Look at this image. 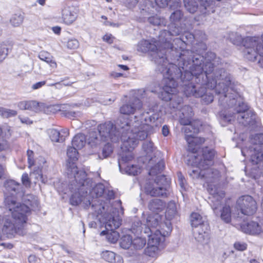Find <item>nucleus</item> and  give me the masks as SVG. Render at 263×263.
Listing matches in <instances>:
<instances>
[{"instance_id": "1", "label": "nucleus", "mask_w": 263, "mask_h": 263, "mask_svg": "<svg viewBox=\"0 0 263 263\" xmlns=\"http://www.w3.org/2000/svg\"><path fill=\"white\" fill-rule=\"evenodd\" d=\"M199 55L202 58L197 65L202 69V74L198 76L192 74L191 78L183 81L180 78L177 80L184 83V91L186 96H193L196 98L202 96L205 92V85L220 95L219 98V103L224 107L232 108L236 104L238 95L230 88L231 84V75L224 69L217 68L220 59L215 53L208 52L204 57L200 54L194 53L190 50H185L181 53L178 59V65L182 67L181 75L183 77L185 71H191L195 66L194 61H197L195 57Z\"/></svg>"}, {"instance_id": "2", "label": "nucleus", "mask_w": 263, "mask_h": 263, "mask_svg": "<svg viewBox=\"0 0 263 263\" xmlns=\"http://www.w3.org/2000/svg\"><path fill=\"white\" fill-rule=\"evenodd\" d=\"M161 116L160 111L155 112L150 110L142 113L139 117L140 121L137 119L133 123V128L127 138H123L124 146L135 148L138 144V140H144L154 132V127L157 128L161 125L163 123Z\"/></svg>"}, {"instance_id": "3", "label": "nucleus", "mask_w": 263, "mask_h": 263, "mask_svg": "<svg viewBox=\"0 0 263 263\" xmlns=\"http://www.w3.org/2000/svg\"><path fill=\"white\" fill-rule=\"evenodd\" d=\"M197 61H195V64L191 71H185L184 76L183 77L180 74L181 73V69L178 68L176 65L170 64L169 67L163 68L160 67L158 70L160 71L163 76V83L164 84L162 90L160 95V98L165 101H168L173 99L175 93L176 92V87L177 86V79L181 78L183 81L185 80H190L192 74L198 76L199 74H202V68L197 65L198 62L202 59L199 55H197V58L195 57Z\"/></svg>"}, {"instance_id": "4", "label": "nucleus", "mask_w": 263, "mask_h": 263, "mask_svg": "<svg viewBox=\"0 0 263 263\" xmlns=\"http://www.w3.org/2000/svg\"><path fill=\"white\" fill-rule=\"evenodd\" d=\"M185 139L189 144V148L193 153L190 155L187 160V164L192 166H196L201 170L199 173V176L202 177H210L211 174H214L216 177H219V173L215 170L210 168L213 164V160L215 155V151L212 148L205 147L202 149V157L195 154L198 148V144H201L204 142L203 138L195 137L192 135H186Z\"/></svg>"}, {"instance_id": "5", "label": "nucleus", "mask_w": 263, "mask_h": 263, "mask_svg": "<svg viewBox=\"0 0 263 263\" xmlns=\"http://www.w3.org/2000/svg\"><path fill=\"white\" fill-rule=\"evenodd\" d=\"M5 204L11 212V217L7 216L4 219L3 232L9 236L15 234L24 235L25 232L24 226L27 220V215L30 212V209L24 204L16 202L11 198H6Z\"/></svg>"}, {"instance_id": "6", "label": "nucleus", "mask_w": 263, "mask_h": 263, "mask_svg": "<svg viewBox=\"0 0 263 263\" xmlns=\"http://www.w3.org/2000/svg\"><path fill=\"white\" fill-rule=\"evenodd\" d=\"M72 180L69 185V189L73 193L70 198V203L73 205H77L83 202L85 204V207L87 208L92 206V204H99V201L97 200H92L91 202L86 197L87 190H90L92 186V180L90 178H86L83 179L80 177L77 181L76 179ZM91 209V206H90Z\"/></svg>"}, {"instance_id": "7", "label": "nucleus", "mask_w": 263, "mask_h": 263, "mask_svg": "<svg viewBox=\"0 0 263 263\" xmlns=\"http://www.w3.org/2000/svg\"><path fill=\"white\" fill-rule=\"evenodd\" d=\"M172 37L171 36V39L167 40L166 42L165 41L161 42L160 40V34L159 35L158 42L159 43L158 46V51L160 57L163 56L164 60L167 61V63L165 65H164L165 63L161 62V65H162L163 64V67L164 69L166 67H169L170 64H172L176 65L178 68L182 69V67H180L178 65V59H180L181 53L186 50L178 49L174 46V44L177 45V47H178V45L180 46L183 45L184 41L177 37L174 39L173 43H172Z\"/></svg>"}, {"instance_id": "8", "label": "nucleus", "mask_w": 263, "mask_h": 263, "mask_svg": "<svg viewBox=\"0 0 263 263\" xmlns=\"http://www.w3.org/2000/svg\"><path fill=\"white\" fill-rule=\"evenodd\" d=\"M91 210L95 212L97 217L102 215L99 220L105 224V230H116L121 224L122 219L118 214L117 209L106 204H92Z\"/></svg>"}, {"instance_id": "9", "label": "nucleus", "mask_w": 263, "mask_h": 263, "mask_svg": "<svg viewBox=\"0 0 263 263\" xmlns=\"http://www.w3.org/2000/svg\"><path fill=\"white\" fill-rule=\"evenodd\" d=\"M98 130V135L96 132H91L89 134L90 142L95 145L99 144L101 141L109 142L110 141L117 143L121 140L120 132L117 130L116 126L111 121L99 125Z\"/></svg>"}, {"instance_id": "10", "label": "nucleus", "mask_w": 263, "mask_h": 263, "mask_svg": "<svg viewBox=\"0 0 263 263\" xmlns=\"http://www.w3.org/2000/svg\"><path fill=\"white\" fill-rule=\"evenodd\" d=\"M243 53L244 57L250 61H255L259 55L261 59L259 62H263V35L261 39L257 37H247L242 41Z\"/></svg>"}, {"instance_id": "11", "label": "nucleus", "mask_w": 263, "mask_h": 263, "mask_svg": "<svg viewBox=\"0 0 263 263\" xmlns=\"http://www.w3.org/2000/svg\"><path fill=\"white\" fill-rule=\"evenodd\" d=\"M170 181L164 175L156 177L155 180H148L144 188L146 194L151 196H166V187Z\"/></svg>"}, {"instance_id": "12", "label": "nucleus", "mask_w": 263, "mask_h": 263, "mask_svg": "<svg viewBox=\"0 0 263 263\" xmlns=\"http://www.w3.org/2000/svg\"><path fill=\"white\" fill-rule=\"evenodd\" d=\"M183 16V12L179 9L171 13L170 16L171 24L169 25V30H163L160 32V40L161 42H166L171 39V36L178 35L182 32V29L178 26V23Z\"/></svg>"}, {"instance_id": "13", "label": "nucleus", "mask_w": 263, "mask_h": 263, "mask_svg": "<svg viewBox=\"0 0 263 263\" xmlns=\"http://www.w3.org/2000/svg\"><path fill=\"white\" fill-rule=\"evenodd\" d=\"M77 147L72 146L69 147L67 149V155L68 159L66 164V173L69 178L73 177L77 181L80 177L83 179L86 178L87 174L83 170H78L77 166L76 165L74 161L78 160V153Z\"/></svg>"}, {"instance_id": "14", "label": "nucleus", "mask_w": 263, "mask_h": 263, "mask_svg": "<svg viewBox=\"0 0 263 263\" xmlns=\"http://www.w3.org/2000/svg\"><path fill=\"white\" fill-rule=\"evenodd\" d=\"M158 41L152 40L151 41L148 40H143L140 41L137 44V49L138 51L146 53L147 52H151L152 56L153 57V60L157 64V70L160 67H163V64L161 65V62L165 63L164 65L167 64V61L164 60L163 56L161 57L159 54L158 46L159 44Z\"/></svg>"}, {"instance_id": "15", "label": "nucleus", "mask_w": 263, "mask_h": 263, "mask_svg": "<svg viewBox=\"0 0 263 263\" xmlns=\"http://www.w3.org/2000/svg\"><path fill=\"white\" fill-rule=\"evenodd\" d=\"M152 229L145 227L144 233L145 236L148 238V246L145 249V253L146 255L152 258H156L160 254L159 246L160 242V238L157 235H152Z\"/></svg>"}, {"instance_id": "16", "label": "nucleus", "mask_w": 263, "mask_h": 263, "mask_svg": "<svg viewBox=\"0 0 263 263\" xmlns=\"http://www.w3.org/2000/svg\"><path fill=\"white\" fill-rule=\"evenodd\" d=\"M237 207L242 214L246 215H252L257 210L256 201L249 195H244L239 197L237 201Z\"/></svg>"}, {"instance_id": "17", "label": "nucleus", "mask_w": 263, "mask_h": 263, "mask_svg": "<svg viewBox=\"0 0 263 263\" xmlns=\"http://www.w3.org/2000/svg\"><path fill=\"white\" fill-rule=\"evenodd\" d=\"M161 219L160 215L158 214H152L148 215L146 219V223L142 224L140 221H137L134 222L132 229L135 230L136 233H144V230L145 227L149 228L153 230L155 228L158 224L159 221Z\"/></svg>"}, {"instance_id": "18", "label": "nucleus", "mask_w": 263, "mask_h": 263, "mask_svg": "<svg viewBox=\"0 0 263 263\" xmlns=\"http://www.w3.org/2000/svg\"><path fill=\"white\" fill-rule=\"evenodd\" d=\"M159 221L158 225L154 229H153L152 235H157L160 238V241L163 240V237L170 235L172 230V227L170 219L162 222Z\"/></svg>"}, {"instance_id": "19", "label": "nucleus", "mask_w": 263, "mask_h": 263, "mask_svg": "<svg viewBox=\"0 0 263 263\" xmlns=\"http://www.w3.org/2000/svg\"><path fill=\"white\" fill-rule=\"evenodd\" d=\"M211 187V184H208V190L212 196L211 206L214 212L216 213V211L221 204L222 200L224 197L225 194L223 191L218 190L215 187L214 189Z\"/></svg>"}, {"instance_id": "20", "label": "nucleus", "mask_w": 263, "mask_h": 263, "mask_svg": "<svg viewBox=\"0 0 263 263\" xmlns=\"http://www.w3.org/2000/svg\"><path fill=\"white\" fill-rule=\"evenodd\" d=\"M117 130H119L120 133L121 138L120 140L123 142V138H127L128 136L129 135L130 131V123L127 118L123 116H120L117 120V122L114 124Z\"/></svg>"}, {"instance_id": "21", "label": "nucleus", "mask_w": 263, "mask_h": 263, "mask_svg": "<svg viewBox=\"0 0 263 263\" xmlns=\"http://www.w3.org/2000/svg\"><path fill=\"white\" fill-rule=\"evenodd\" d=\"M210 227L209 224L203 227L193 228V233L195 239L201 243H206L210 239Z\"/></svg>"}, {"instance_id": "22", "label": "nucleus", "mask_w": 263, "mask_h": 263, "mask_svg": "<svg viewBox=\"0 0 263 263\" xmlns=\"http://www.w3.org/2000/svg\"><path fill=\"white\" fill-rule=\"evenodd\" d=\"M121 148L122 149V151L119 154L118 165L120 170L122 171V168L126 166V163L132 160L134 158L131 150L134 148L130 147L128 148V147H125L123 145V142H122Z\"/></svg>"}, {"instance_id": "23", "label": "nucleus", "mask_w": 263, "mask_h": 263, "mask_svg": "<svg viewBox=\"0 0 263 263\" xmlns=\"http://www.w3.org/2000/svg\"><path fill=\"white\" fill-rule=\"evenodd\" d=\"M4 186L6 189L5 193L6 195L5 198L7 197L11 198V199H14L17 202L14 195L18 194L19 191L21 188V185L14 180H9L5 183ZM5 200L6 199H5Z\"/></svg>"}, {"instance_id": "24", "label": "nucleus", "mask_w": 263, "mask_h": 263, "mask_svg": "<svg viewBox=\"0 0 263 263\" xmlns=\"http://www.w3.org/2000/svg\"><path fill=\"white\" fill-rule=\"evenodd\" d=\"M77 17L75 9L72 6H65L62 10V18L63 22L67 24H71Z\"/></svg>"}, {"instance_id": "25", "label": "nucleus", "mask_w": 263, "mask_h": 263, "mask_svg": "<svg viewBox=\"0 0 263 263\" xmlns=\"http://www.w3.org/2000/svg\"><path fill=\"white\" fill-rule=\"evenodd\" d=\"M49 137L52 142H63L66 137L69 135V130L67 128L62 129L60 131L55 129H50L48 131Z\"/></svg>"}, {"instance_id": "26", "label": "nucleus", "mask_w": 263, "mask_h": 263, "mask_svg": "<svg viewBox=\"0 0 263 263\" xmlns=\"http://www.w3.org/2000/svg\"><path fill=\"white\" fill-rule=\"evenodd\" d=\"M182 114L184 118H181L180 122L181 124L184 125H189L188 127L184 128V132L186 134H188L190 132H192L191 129L192 127L190 125L191 118L193 116L192 108L189 106H185L182 109Z\"/></svg>"}, {"instance_id": "27", "label": "nucleus", "mask_w": 263, "mask_h": 263, "mask_svg": "<svg viewBox=\"0 0 263 263\" xmlns=\"http://www.w3.org/2000/svg\"><path fill=\"white\" fill-rule=\"evenodd\" d=\"M142 106L141 101L138 99H134L132 104H125L121 107L120 111L122 114L129 115L133 114L137 109H140Z\"/></svg>"}, {"instance_id": "28", "label": "nucleus", "mask_w": 263, "mask_h": 263, "mask_svg": "<svg viewBox=\"0 0 263 263\" xmlns=\"http://www.w3.org/2000/svg\"><path fill=\"white\" fill-rule=\"evenodd\" d=\"M241 229L244 232L251 234H259L261 231V227L255 221H251L243 224Z\"/></svg>"}, {"instance_id": "29", "label": "nucleus", "mask_w": 263, "mask_h": 263, "mask_svg": "<svg viewBox=\"0 0 263 263\" xmlns=\"http://www.w3.org/2000/svg\"><path fill=\"white\" fill-rule=\"evenodd\" d=\"M101 256L103 259L109 262L123 263V262L122 257L120 255H116L111 251H103L101 254Z\"/></svg>"}, {"instance_id": "30", "label": "nucleus", "mask_w": 263, "mask_h": 263, "mask_svg": "<svg viewBox=\"0 0 263 263\" xmlns=\"http://www.w3.org/2000/svg\"><path fill=\"white\" fill-rule=\"evenodd\" d=\"M191 222L193 228L203 227L205 224H208L206 218L202 217L198 213H193L191 215Z\"/></svg>"}, {"instance_id": "31", "label": "nucleus", "mask_w": 263, "mask_h": 263, "mask_svg": "<svg viewBox=\"0 0 263 263\" xmlns=\"http://www.w3.org/2000/svg\"><path fill=\"white\" fill-rule=\"evenodd\" d=\"M247 106L243 103L241 105L239 103L238 106L234 109V110L238 114L237 119L239 122L243 124L242 120L247 119L249 117V114L247 111Z\"/></svg>"}, {"instance_id": "32", "label": "nucleus", "mask_w": 263, "mask_h": 263, "mask_svg": "<svg viewBox=\"0 0 263 263\" xmlns=\"http://www.w3.org/2000/svg\"><path fill=\"white\" fill-rule=\"evenodd\" d=\"M165 206V203L160 199H155L151 200L148 203V209L153 212L158 213L162 211Z\"/></svg>"}, {"instance_id": "33", "label": "nucleus", "mask_w": 263, "mask_h": 263, "mask_svg": "<svg viewBox=\"0 0 263 263\" xmlns=\"http://www.w3.org/2000/svg\"><path fill=\"white\" fill-rule=\"evenodd\" d=\"M247 153L250 156V160L254 164H257L263 160V153L257 150L256 147L250 148Z\"/></svg>"}, {"instance_id": "34", "label": "nucleus", "mask_w": 263, "mask_h": 263, "mask_svg": "<svg viewBox=\"0 0 263 263\" xmlns=\"http://www.w3.org/2000/svg\"><path fill=\"white\" fill-rule=\"evenodd\" d=\"M115 230H105L104 231H102L100 233V235H106V238L108 242L112 243H115L118 240L120 237L119 233Z\"/></svg>"}, {"instance_id": "35", "label": "nucleus", "mask_w": 263, "mask_h": 263, "mask_svg": "<svg viewBox=\"0 0 263 263\" xmlns=\"http://www.w3.org/2000/svg\"><path fill=\"white\" fill-rule=\"evenodd\" d=\"M93 185V183H92ZM92 186H91L89 191L91 196L94 198L95 197L97 198L98 197H101L104 192L105 187L102 183H98L96 184L94 187L92 188Z\"/></svg>"}, {"instance_id": "36", "label": "nucleus", "mask_w": 263, "mask_h": 263, "mask_svg": "<svg viewBox=\"0 0 263 263\" xmlns=\"http://www.w3.org/2000/svg\"><path fill=\"white\" fill-rule=\"evenodd\" d=\"M38 57L41 60L45 61L47 63L49 64L51 67L53 68H55L57 67V63L49 53L45 51H42L40 52Z\"/></svg>"}, {"instance_id": "37", "label": "nucleus", "mask_w": 263, "mask_h": 263, "mask_svg": "<svg viewBox=\"0 0 263 263\" xmlns=\"http://www.w3.org/2000/svg\"><path fill=\"white\" fill-rule=\"evenodd\" d=\"M86 143V137L83 134H78L76 135L72 140V146L78 149H81L84 147Z\"/></svg>"}, {"instance_id": "38", "label": "nucleus", "mask_w": 263, "mask_h": 263, "mask_svg": "<svg viewBox=\"0 0 263 263\" xmlns=\"http://www.w3.org/2000/svg\"><path fill=\"white\" fill-rule=\"evenodd\" d=\"M235 112H233V114H227L225 111L221 112L220 114V122L222 126H225L233 121L235 118Z\"/></svg>"}, {"instance_id": "39", "label": "nucleus", "mask_w": 263, "mask_h": 263, "mask_svg": "<svg viewBox=\"0 0 263 263\" xmlns=\"http://www.w3.org/2000/svg\"><path fill=\"white\" fill-rule=\"evenodd\" d=\"M177 214V208L175 203L170 201L167 205L165 216L170 220L174 217Z\"/></svg>"}, {"instance_id": "40", "label": "nucleus", "mask_w": 263, "mask_h": 263, "mask_svg": "<svg viewBox=\"0 0 263 263\" xmlns=\"http://www.w3.org/2000/svg\"><path fill=\"white\" fill-rule=\"evenodd\" d=\"M184 7L191 13H195L198 8V5L194 0H183Z\"/></svg>"}, {"instance_id": "41", "label": "nucleus", "mask_w": 263, "mask_h": 263, "mask_svg": "<svg viewBox=\"0 0 263 263\" xmlns=\"http://www.w3.org/2000/svg\"><path fill=\"white\" fill-rule=\"evenodd\" d=\"M164 168V161L162 160H160L155 166L151 167L149 172V174L151 176L155 175L162 172Z\"/></svg>"}, {"instance_id": "42", "label": "nucleus", "mask_w": 263, "mask_h": 263, "mask_svg": "<svg viewBox=\"0 0 263 263\" xmlns=\"http://www.w3.org/2000/svg\"><path fill=\"white\" fill-rule=\"evenodd\" d=\"M148 22L154 26H165L166 24V21L164 18L157 15L149 17Z\"/></svg>"}, {"instance_id": "43", "label": "nucleus", "mask_w": 263, "mask_h": 263, "mask_svg": "<svg viewBox=\"0 0 263 263\" xmlns=\"http://www.w3.org/2000/svg\"><path fill=\"white\" fill-rule=\"evenodd\" d=\"M221 218L225 222L229 223L231 220V212L229 206H224L221 213Z\"/></svg>"}, {"instance_id": "44", "label": "nucleus", "mask_w": 263, "mask_h": 263, "mask_svg": "<svg viewBox=\"0 0 263 263\" xmlns=\"http://www.w3.org/2000/svg\"><path fill=\"white\" fill-rule=\"evenodd\" d=\"M142 148L148 157H151L152 153L155 150L154 144L151 141H145L143 144Z\"/></svg>"}, {"instance_id": "45", "label": "nucleus", "mask_w": 263, "mask_h": 263, "mask_svg": "<svg viewBox=\"0 0 263 263\" xmlns=\"http://www.w3.org/2000/svg\"><path fill=\"white\" fill-rule=\"evenodd\" d=\"M197 168L194 170L193 169L192 170V174H191V175H194V176H193V177H195V176H196V177H198V178H205L206 179V182L207 183H210V182H213L215 180L217 179L218 177H216V176H215L214 174H211L210 175V177H202L201 176H199V173L200 172V171L201 170L199 169L198 167H197L196 166H195Z\"/></svg>"}, {"instance_id": "46", "label": "nucleus", "mask_w": 263, "mask_h": 263, "mask_svg": "<svg viewBox=\"0 0 263 263\" xmlns=\"http://www.w3.org/2000/svg\"><path fill=\"white\" fill-rule=\"evenodd\" d=\"M122 170L128 175L134 176L137 175L140 173V168L137 165H126Z\"/></svg>"}, {"instance_id": "47", "label": "nucleus", "mask_w": 263, "mask_h": 263, "mask_svg": "<svg viewBox=\"0 0 263 263\" xmlns=\"http://www.w3.org/2000/svg\"><path fill=\"white\" fill-rule=\"evenodd\" d=\"M113 152L112 145L108 142L104 146L102 151V156L99 155L100 159H104L109 157Z\"/></svg>"}, {"instance_id": "48", "label": "nucleus", "mask_w": 263, "mask_h": 263, "mask_svg": "<svg viewBox=\"0 0 263 263\" xmlns=\"http://www.w3.org/2000/svg\"><path fill=\"white\" fill-rule=\"evenodd\" d=\"M133 245V239L129 235H124L121 239L120 246L124 249H128L131 245Z\"/></svg>"}, {"instance_id": "49", "label": "nucleus", "mask_w": 263, "mask_h": 263, "mask_svg": "<svg viewBox=\"0 0 263 263\" xmlns=\"http://www.w3.org/2000/svg\"><path fill=\"white\" fill-rule=\"evenodd\" d=\"M17 112L15 110L0 107V116L3 118H8L16 116Z\"/></svg>"}, {"instance_id": "50", "label": "nucleus", "mask_w": 263, "mask_h": 263, "mask_svg": "<svg viewBox=\"0 0 263 263\" xmlns=\"http://www.w3.org/2000/svg\"><path fill=\"white\" fill-rule=\"evenodd\" d=\"M205 86L206 87V86L205 85ZM211 91L212 90H210L209 92H207L205 89L204 93L200 97L202 98V102L203 104H209L213 102L214 96L213 92H211Z\"/></svg>"}, {"instance_id": "51", "label": "nucleus", "mask_w": 263, "mask_h": 263, "mask_svg": "<svg viewBox=\"0 0 263 263\" xmlns=\"http://www.w3.org/2000/svg\"><path fill=\"white\" fill-rule=\"evenodd\" d=\"M146 243L145 238L142 237H137L133 240V246L136 249H142Z\"/></svg>"}, {"instance_id": "52", "label": "nucleus", "mask_w": 263, "mask_h": 263, "mask_svg": "<svg viewBox=\"0 0 263 263\" xmlns=\"http://www.w3.org/2000/svg\"><path fill=\"white\" fill-rule=\"evenodd\" d=\"M40 107L41 104L35 101H27V110L38 112L40 110Z\"/></svg>"}, {"instance_id": "53", "label": "nucleus", "mask_w": 263, "mask_h": 263, "mask_svg": "<svg viewBox=\"0 0 263 263\" xmlns=\"http://www.w3.org/2000/svg\"><path fill=\"white\" fill-rule=\"evenodd\" d=\"M24 17L21 14H14L10 19V23L14 27L20 26L23 22Z\"/></svg>"}, {"instance_id": "54", "label": "nucleus", "mask_w": 263, "mask_h": 263, "mask_svg": "<svg viewBox=\"0 0 263 263\" xmlns=\"http://www.w3.org/2000/svg\"><path fill=\"white\" fill-rule=\"evenodd\" d=\"M64 116L68 118L74 119L80 117L81 113L78 111L65 110L63 111Z\"/></svg>"}, {"instance_id": "55", "label": "nucleus", "mask_w": 263, "mask_h": 263, "mask_svg": "<svg viewBox=\"0 0 263 263\" xmlns=\"http://www.w3.org/2000/svg\"><path fill=\"white\" fill-rule=\"evenodd\" d=\"M8 53V48L5 44H0V63L7 57Z\"/></svg>"}, {"instance_id": "56", "label": "nucleus", "mask_w": 263, "mask_h": 263, "mask_svg": "<svg viewBox=\"0 0 263 263\" xmlns=\"http://www.w3.org/2000/svg\"><path fill=\"white\" fill-rule=\"evenodd\" d=\"M67 46L71 49H77L79 46V41L76 39H70L67 42Z\"/></svg>"}, {"instance_id": "57", "label": "nucleus", "mask_w": 263, "mask_h": 263, "mask_svg": "<svg viewBox=\"0 0 263 263\" xmlns=\"http://www.w3.org/2000/svg\"><path fill=\"white\" fill-rule=\"evenodd\" d=\"M247 244L244 242H236L234 244V247L235 249L238 251H244L247 249Z\"/></svg>"}, {"instance_id": "58", "label": "nucleus", "mask_w": 263, "mask_h": 263, "mask_svg": "<svg viewBox=\"0 0 263 263\" xmlns=\"http://www.w3.org/2000/svg\"><path fill=\"white\" fill-rule=\"evenodd\" d=\"M200 3L201 7H203L204 10H207L208 8L211 6L213 3L212 0H198Z\"/></svg>"}, {"instance_id": "59", "label": "nucleus", "mask_w": 263, "mask_h": 263, "mask_svg": "<svg viewBox=\"0 0 263 263\" xmlns=\"http://www.w3.org/2000/svg\"><path fill=\"white\" fill-rule=\"evenodd\" d=\"M254 139L256 144H263V134H258L254 136Z\"/></svg>"}, {"instance_id": "60", "label": "nucleus", "mask_w": 263, "mask_h": 263, "mask_svg": "<svg viewBox=\"0 0 263 263\" xmlns=\"http://www.w3.org/2000/svg\"><path fill=\"white\" fill-rule=\"evenodd\" d=\"M22 181L23 184L26 186L30 185V181L27 173H24L22 176Z\"/></svg>"}, {"instance_id": "61", "label": "nucleus", "mask_w": 263, "mask_h": 263, "mask_svg": "<svg viewBox=\"0 0 263 263\" xmlns=\"http://www.w3.org/2000/svg\"><path fill=\"white\" fill-rule=\"evenodd\" d=\"M178 182L181 188L184 187L185 180L181 172L177 173Z\"/></svg>"}, {"instance_id": "62", "label": "nucleus", "mask_w": 263, "mask_h": 263, "mask_svg": "<svg viewBox=\"0 0 263 263\" xmlns=\"http://www.w3.org/2000/svg\"><path fill=\"white\" fill-rule=\"evenodd\" d=\"M157 5L160 7L163 8L168 5L167 0H155Z\"/></svg>"}, {"instance_id": "63", "label": "nucleus", "mask_w": 263, "mask_h": 263, "mask_svg": "<svg viewBox=\"0 0 263 263\" xmlns=\"http://www.w3.org/2000/svg\"><path fill=\"white\" fill-rule=\"evenodd\" d=\"M46 84V81H43L41 82H37L32 85L31 88L34 89H37L41 88L42 86H44Z\"/></svg>"}, {"instance_id": "64", "label": "nucleus", "mask_w": 263, "mask_h": 263, "mask_svg": "<svg viewBox=\"0 0 263 263\" xmlns=\"http://www.w3.org/2000/svg\"><path fill=\"white\" fill-rule=\"evenodd\" d=\"M18 118L22 123L26 124H30L32 123V121H31L28 117H22L21 116H19Z\"/></svg>"}]
</instances>
